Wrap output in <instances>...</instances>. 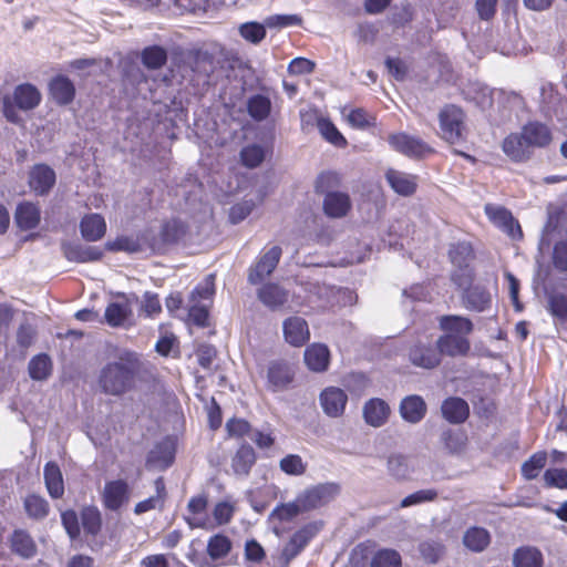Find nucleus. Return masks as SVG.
Segmentation results:
<instances>
[{"label":"nucleus","instance_id":"obj_1","mask_svg":"<svg viewBox=\"0 0 567 567\" xmlns=\"http://www.w3.org/2000/svg\"><path fill=\"white\" fill-rule=\"evenodd\" d=\"M144 370L142 355L133 350H121L114 360L101 367L96 378L99 391L104 395L121 398L136 389Z\"/></svg>","mask_w":567,"mask_h":567},{"label":"nucleus","instance_id":"obj_2","mask_svg":"<svg viewBox=\"0 0 567 567\" xmlns=\"http://www.w3.org/2000/svg\"><path fill=\"white\" fill-rule=\"evenodd\" d=\"M553 141L549 127L538 121L526 123L518 133H511L503 143L502 150L514 163H525L534 156L536 148H545Z\"/></svg>","mask_w":567,"mask_h":567},{"label":"nucleus","instance_id":"obj_3","mask_svg":"<svg viewBox=\"0 0 567 567\" xmlns=\"http://www.w3.org/2000/svg\"><path fill=\"white\" fill-rule=\"evenodd\" d=\"M447 257L453 266L450 275L451 281L457 288H467L475 278L472 262L475 259V251L467 240H458L449 245Z\"/></svg>","mask_w":567,"mask_h":567},{"label":"nucleus","instance_id":"obj_4","mask_svg":"<svg viewBox=\"0 0 567 567\" xmlns=\"http://www.w3.org/2000/svg\"><path fill=\"white\" fill-rule=\"evenodd\" d=\"M188 225L178 219L172 218L163 223L158 234L152 229L143 231L141 239L154 254H165L167 248L178 244L187 234Z\"/></svg>","mask_w":567,"mask_h":567},{"label":"nucleus","instance_id":"obj_5","mask_svg":"<svg viewBox=\"0 0 567 567\" xmlns=\"http://www.w3.org/2000/svg\"><path fill=\"white\" fill-rule=\"evenodd\" d=\"M439 123L442 138L451 145L465 142V113L455 104L444 105L439 113Z\"/></svg>","mask_w":567,"mask_h":567},{"label":"nucleus","instance_id":"obj_6","mask_svg":"<svg viewBox=\"0 0 567 567\" xmlns=\"http://www.w3.org/2000/svg\"><path fill=\"white\" fill-rule=\"evenodd\" d=\"M341 492V486L334 482H327L317 484L307 488L303 493L299 494V502L302 503L303 509L310 512L327 505L333 501Z\"/></svg>","mask_w":567,"mask_h":567},{"label":"nucleus","instance_id":"obj_7","mask_svg":"<svg viewBox=\"0 0 567 567\" xmlns=\"http://www.w3.org/2000/svg\"><path fill=\"white\" fill-rule=\"evenodd\" d=\"M214 62V55L202 49L188 50L183 55L184 69L189 70L197 82L207 83L215 69Z\"/></svg>","mask_w":567,"mask_h":567},{"label":"nucleus","instance_id":"obj_8","mask_svg":"<svg viewBox=\"0 0 567 567\" xmlns=\"http://www.w3.org/2000/svg\"><path fill=\"white\" fill-rule=\"evenodd\" d=\"M389 143L395 151L414 158H423L435 152L434 148L423 140L406 133L390 135Z\"/></svg>","mask_w":567,"mask_h":567},{"label":"nucleus","instance_id":"obj_9","mask_svg":"<svg viewBox=\"0 0 567 567\" xmlns=\"http://www.w3.org/2000/svg\"><path fill=\"white\" fill-rule=\"evenodd\" d=\"M55 183V171L48 164H34L28 173V185L37 196L49 195Z\"/></svg>","mask_w":567,"mask_h":567},{"label":"nucleus","instance_id":"obj_10","mask_svg":"<svg viewBox=\"0 0 567 567\" xmlns=\"http://www.w3.org/2000/svg\"><path fill=\"white\" fill-rule=\"evenodd\" d=\"M176 446L172 437L166 436L157 442L147 453L146 467L148 470L165 471L175 461Z\"/></svg>","mask_w":567,"mask_h":567},{"label":"nucleus","instance_id":"obj_11","mask_svg":"<svg viewBox=\"0 0 567 567\" xmlns=\"http://www.w3.org/2000/svg\"><path fill=\"white\" fill-rule=\"evenodd\" d=\"M318 530L319 528L315 523H309L292 534L281 551L280 558L285 567L302 551Z\"/></svg>","mask_w":567,"mask_h":567},{"label":"nucleus","instance_id":"obj_12","mask_svg":"<svg viewBox=\"0 0 567 567\" xmlns=\"http://www.w3.org/2000/svg\"><path fill=\"white\" fill-rule=\"evenodd\" d=\"M282 250L279 246H272L266 251L259 260L249 268L248 282L250 285L261 284L268 276L272 274L279 264Z\"/></svg>","mask_w":567,"mask_h":567},{"label":"nucleus","instance_id":"obj_13","mask_svg":"<svg viewBox=\"0 0 567 567\" xmlns=\"http://www.w3.org/2000/svg\"><path fill=\"white\" fill-rule=\"evenodd\" d=\"M61 250L66 260L78 264L99 261L104 256V251L96 246H87L72 240H63Z\"/></svg>","mask_w":567,"mask_h":567},{"label":"nucleus","instance_id":"obj_14","mask_svg":"<svg viewBox=\"0 0 567 567\" xmlns=\"http://www.w3.org/2000/svg\"><path fill=\"white\" fill-rule=\"evenodd\" d=\"M435 343L440 358L443 355L451 358L466 357L471 351L468 338L455 333H444L439 337Z\"/></svg>","mask_w":567,"mask_h":567},{"label":"nucleus","instance_id":"obj_15","mask_svg":"<svg viewBox=\"0 0 567 567\" xmlns=\"http://www.w3.org/2000/svg\"><path fill=\"white\" fill-rule=\"evenodd\" d=\"M399 413L404 422L419 424L426 416L427 404L421 395L409 394L400 401Z\"/></svg>","mask_w":567,"mask_h":567},{"label":"nucleus","instance_id":"obj_16","mask_svg":"<svg viewBox=\"0 0 567 567\" xmlns=\"http://www.w3.org/2000/svg\"><path fill=\"white\" fill-rule=\"evenodd\" d=\"M258 300L271 311H278L289 300V291L275 282L264 284L257 290Z\"/></svg>","mask_w":567,"mask_h":567},{"label":"nucleus","instance_id":"obj_17","mask_svg":"<svg viewBox=\"0 0 567 567\" xmlns=\"http://www.w3.org/2000/svg\"><path fill=\"white\" fill-rule=\"evenodd\" d=\"M319 400L323 412L328 416L339 417L344 412L348 395L340 388L329 386L320 393Z\"/></svg>","mask_w":567,"mask_h":567},{"label":"nucleus","instance_id":"obj_18","mask_svg":"<svg viewBox=\"0 0 567 567\" xmlns=\"http://www.w3.org/2000/svg\"><path fill=\"white\" fill-rule=\"evenodd\" d=\"M130 499V486L124 480L106 482L103 504L110 511H118Z\"/></svg>","mask_w":567,"mask_h":567},{"label":"nucleus","instance_id":"obj_19","mask_svg":"<svg viewBox=\"0 0 567 567\" xmlns=\"http://www.w3.org/2000/svg\"><path fill=\"white\" fill-rule=\"evenodd\" d=\"M409 360L413 365L427 370L434 369L441 363L437 347L422 342H417L410 348Z\"/></svg>","mask_w":567,"mask_h":567},{"label":"nucleus","instance_id":"obj_20","mask_svg":"<svg viewBox=\"0 0 567 567\" xmlns=\"http://www.w3.org/2000/svg\"><path fill=\"white\" fill-rule=\"evenodd\" d=\"M75 92L74 83L66 75L58 74L49 82V93L60 106L71 104L75 97Z\"/></svg>","mask_w":567,"mask_h":567},{"label":"nucleus","instance_id":"obj_21","mask_svg":"<svg viewBox=\"0 0 567 567\" xmlns=\"http://www.w3.org/2000/svg\"><path fill=\"white\" fill-rule=\"evenodd\" d=\"M441 413L450 424H462L470 416V405L460 396H449L442 401Z\"/></svg>","mask_w":567,"mask_h":567},{"label":"nucleus","instance_id":"obj_22","mask_svg":"<svg viewBox=\"0 0 567 567\" xmlns=\"http://www.w3.org/2000/svg\"><path fill=\"white\" fill-rule=\"evenodd\" d=\"M415 466L411 456L402 453H392L386 460L388 474L396 482L411 480Z\"/></svg>","mask_w":567,"mask_h":567},{"label":"nucleus","instance_id":"obj_23","mask_svg":"<svg viewBox=\"0 0 567 567\" xmlns=\"http://www.w3.org/2000/svg\"><path fill=\"white\" fill-rule=\"evenodd\" d=\"M285 340L293 346L301 347L310 338L307 321L301 317H290L282 324Z\"/></svg>","mask_w":567,"mask_h":567},{"label":"nucleus","instance_id":"obj_24","mask_svg":"<svg viewBox=\"0 0 567 567\" xmlns=\"http://www.w3.org/2000/svg\"><path fill=\"white\" fill-rule=\"evenodd\" d=\"M385 179L390 187L400 196H412L417 188V176L389 168Z\"/></svg>","mask_w":567,"mask_h":567},{"label":"nucleus","instance_id":"obj_25","mask_svg":"<svg viewBox=\"0 0 567 567\" xmlns=\"http://www.w3.org/2000/svg\"><path fill=\"white\" fill-rule=\"evenodd\" d=\"M79 229L85 241H97L105 236L106 223L102 215L91 213L81 218Z\"/></svg>","mask_w":567,"mask_h":567},{"label":"nucleus","instance_id":"obj_26","mask_svg":"<svg viewBox=\"0 0 567 567\" xmlns=\"http://www.w3.org/2000/svg\"><path fill=\"white\" fill-rule=\"evenodd\" d=\"M486 213L489 215L491 219L499 226L505 233H507L513 239L522 238L523 231L519 223L514 218L512 213L504 208H491L488 205L486 206Z\"/></svg>","mask_w":567,"mask_h":567},{"label":"nucleus","instance_id":"obj_27","mask_svg":"<svg viewBox=\"0 0 567 567\" xmlns=\"http://www.w3.org/2000/svg\"><path fill=\"white\" fill-rule=\"evenodd\" d=\"M267 378L274 391L286 389L295 378L289 364L282 360L271 361L268 367Z\"/></svg>","mask_w":567,"mask_h":567},{"label":"nucleus","instance_id":"obj_28","mask_svg":"<svg viewBox=\"0 0 567 567\" xmlns=\"http://www.w3.org/2000/svg\"><path fill=\"white\" fill-rule=\"evenodd\" d=\"M389 404L379 398L370 399L363 406V417L367 424L373 427L382 426L390 415Z\"/></svg>","mask_w":567,"mask_h":567},{"label":"nucleus","instance_id":"obj_29","mask_svg":"<svg viewBox=\"0 0 567 567\" xmlns=\"http://www.w3.org/2000/svg\"><path fill=\"white\" fill-rule=\"evenodd\" d=\"M323 213L330 218L344 217L351 209V199L347 193H328L322 203Z\"/></svg>","mask_w":567,"mask_h":567},{"label":"nucleus","instance_id":"obj_30","mask_svg":"<svg viewBox=\"0 0 567 567\" xmlns=\"http://www.w3.org/2000/svg\"><path fill=\"white\" fill-rule=\"evenodd\" d=\"M41 220L40 208L31 202L18 204L14 213V223L21 230H31L38 227Z\"/></svg>","mask_w":567,"mask_h":567},{"label":"nucleus","instance_id":"obj_31","mask_svg":"<svg viewBox=\"0 0 567 567\" xmlns=\"http://www.w3.org/2000/svg\"><path fill=\"white\" fill-rule=\"evenodd\" d=\"M464 290L463 301L467 309L474 310L477 312H483L487 308H489L492 303V296L489 291L481 285L468 286L467 288H462Z\"/></svg>","mask_w":567,"mask_h":567},{"label":"nucleus","instance_id":"obj_32","mask_svg":"<svg viewBox=\"0 0 567 567\" xmlns=\"http://www.w3.org/2000/svg\"><path fill=\"white\" fill-rule=\"evenodd\" d=\"M11 99L18 109L22 111H30L40 104L41 93L33 84L23 83L16 86Z\"/></svg>","mask_w":567,"mask_h":567},{"label":"nucleus","instance_id":"obj_33","mask_svg":"<svg viewBox=\"0 0 567 567\" xmlns=\"http://www.w3.org/2000/svg\"><path fill=\"white\" fill-rule=\"evenodd\" d=\"M303 359L311 371L323 372L329 367L330 351L326 344L313 343L305 350Z\"/></svg>","mask_w":567,"mask_h":567},{"label":"nucleus","instance_id":"obj_34","mask_svg":"<svg viewBox=\"0 0 567 567\" xmlns=\"http://www.w3.org/2000/svg\"><path fill=\"white\" fill-rule=\"evenodd\" d=\"M11 551L23 559L33 558L37 555V544L31 535L23 529H16L10 537Z\"/></svg>","mask_w":567,"mask_h":567},{"label":"nucleus","instance_id":"obj_35","mask_svg":"<svg viewBox=\"0 0 567 567\" xmlns=\"http://www.w3.org/2000/svg\"><path fill=\"white\" fill-rule=\"evenodd\" d=\"M257 460L254 447L243 443L231 458V468L237 476L247 477Z\"/></svg>","mask_w":567,"mask_h":567},{"label":"nucleus","instance_id":"obj_36","mask_svg":"<svg viewBox=\"0 0 567 567\" xmlns=\"http://www.w3.org/2000/svg\"><path fill=\"white\" fill-rule=\"evenodd\" d=\"M44 484L49 495L59 499L64 494V482L60 466L55 462H48L43 468Z\"/></svg>","mask_w":567,"mask_h":567},{"label":"nucleus","instance_id":"obj_37","mask_svg":"<svg viewBox=\"0 0 567 567\" xmlns=\"http://www.w3.org/2000/svg\"><path fill=\"white\" fill-rule=\"evenodd\" d=\"M546 310L558 321H567V295L556 289L544 288Z\"/></svg>","mask_w":567,"mask_h":567},{"label":"nucleus","instance_id":"obj_38","mask_svg":"<svg viewBox=\"0 0 567 567\" xmlns=\"http://www.w3.org/2000/svg\"><path fill=\"white\" fill-rule=\"evenodd\" d=\"M440 441L450 455H460L466 449L467 435L463 430L445 429L441 432Z\"/></svg>","mask_w":567,"mask_h":567},{"label":"nucleus","instance_id":"obj_39","mask_svg":"<svg viewBox=\"0 0 567 567\" xmlns=\"http://www.w3.org/2000/svg\"><path fill=\"white\" fill-rule=\"evenodd\" d=\"M439 324L440 329L445 331V333H455L465 337L471 334L474 330V324L468 318L457 315L442 316Z\"/></svg>","mask_w":567,"mask_h":567},{"label":"nucleus","instance_id":"obj_40","mask_svg":"<svg viewBox=\"0 0 567 567\" xmlns=\"http://www.w3.org/2000/svg\"><path fill=\"white\" fill-rule=\"evenodd\" d=\"M81 526L85 535L95 537L102 530V514L95 505H85L80 511Z\"/></svg>","mask_w":567,"mask_h":567},{"label":"nucleus","instance_id":"obj_41","mask_svg":"<svg viewBox=\"0 0 567 567\" xmlns=\"http://www.w3.org/2000/svg\"><path fill=\"white\" fill-rule=\"evenodd\" d=\"M463 545L473 553H482L491 543V534L480 526L470 527L463 535Z\"/></svg>","mask_w":567,"mask_h":567},{"label":"nucleus","instance_id":"obj_42","mask_svg":"<svg viewBox=\"0 0 567 567\" xmlns=\"http://www.w3.org/2000/svg\"><path fill=\"white\" fill-rule=\"evenodd\" d=\"M246 106L248 115L256 122L265 121L270 115L272 109L270 97L260 93L249 96Z\"/></svg>","mask_w":567,"mask_h":567},{"label":"nucleus","instance_id":"obj_43","mask_svg":"<svg viewBox=\"0 0 567 567\" xmlns=\"http://www.w3.org/2000/svg\"><path fill=\"white\" fill-rule=\"evenodd\" d=\"M28 372L32 380L44 381L52 374V360L47 353L34 355L28 364Z\"/></svg>","mask_w":567,"mask_h":567},{"label":"nucleus","instance_id":"obj_44","mask_svg":"<svg viewBox=\"0 0 567 567\" xmlns=\"http://www.w3.org/2000/svg\"><path fill=\"white\" fill-rule=\"evenodd\" d=\"M167 50L162 45H150L142 50L141 61L148 70H158L167 62Z\"/></svg>","mask_w":567,"mask_h":567},{"label":"nucleus","instance_id":"obj_45","mask_svg":"<svg viewBox=\"0 0 567 567\" xmlns=\"http://www.w3.org/2000/svg\"><path fill=\"white\" fill-rule=\"evenodd\" d=\"M23 507L28 517L35 520L44 519L50 512L49 502L38 494L28 495L23 501Z\"/></svg>","mask_w":567,"mask_h":567},{"label":"nucleus","instance_id":"obj_46","mask_svg":"<svg viewBox=\"0 0 567 567\" xmlns=\"http://www.w3.org/2000/svg\"><path fill=\"white\" fill-rule=\"evenodd\" d=\"M514 567H543V555L535 547H519L513 555Z\"/></svg>","mask_w":567,"mask_h":567},{"label":"nucleus","instance_id":"obj_47","mask_svg":"<svg viewBox=\"0 0 567 567\" xmlns=\"http://www.w3.org/2000/svg\"><path fill=\"white\" fill-rule=\"evenodd\" d=\"M121 75L123 83L133 87L147 81L144 71L132 59H126L121 63Z\"/></svg>","mask_w":567,"mask_h":567},{"label":"nucleus","instance_id":"obj_48","mask_svg":"<svg viewBox=\"0 0 567 567\" xmlns=\"http://www.w3.org/2000/svg\"><path fill=\"white\" fill-rule=\"evenodd\" d=\"M305 512L306 509H303V505L299 502V496H297L295 502L277 505L270 513L269 518L277 519L279 522H290L299 514Z\"/></svg>","mask_w":567,"mask_h":567},{"label":"nucleus","instance_id":"obj_49","mask_svg":"<svg viewBox=\"0 0 567 567\" xmlns=\"http://www.w3.org/2000/svg\"><path fill=\"white\" fill-rule=\"evenodd\" d=\"M233 544L224 534L212 536L207 543V554L213 560L226 557L231 550Z\"/></svg>","mask_w":567,"mask_h":567},{"label":"nucleus","instance_id":"obj_50","mask_svg":"<svg viewBox=\"0 0 567 567\" xmlns=\"http://www.w3.org/2000/svg\"><path fill=\"white\" fill-rule=\"evenodd\" d=\"M414 12L411 3L405 2L401 7L394 6L388 16V22L393 29H401L412 22Z\"/></svg>","mask_w":567,"mask_h":567},{"label":"nucleus","instance_id":"obj_51","mask_svg":"<svg viewBox=\"0 0 567 567\" xmlns=\"http://www.w3.org/2000/svg\"><path fill=\"white\" fill-rule=\"evenodd\" d=\"M402 558L395 549L383 548L371 557L370 567H401Z\"/></svg>","mask_w":567,"mask_h":567},{"label":"nucleus","instance_id":"obj_52","mask_svg":"<svg viewBox=\"0 0 567 567\" xmlns=\"http://www.w3.org/2000/svg\"><path fill=\"white\" fill-rule=\"evenodd\" d=\"M318 128L323 138L327 140L329 143L333 144L337 147L347 146V140L329 118H319Z\"/></svg>","mask_w":567,"mask_h":567},{"label":"nucleus","instance_id":"obj_53","mask_svg":"<svg viewBox=\"0 0 567 567\" xmlns=\"http://www.w3.org/2000/svg\"><path fill=\"white\" fill-rule=\"evenodd\" d=\"M547 462L546 452H537L533 454L522 465V475L526 480H534L538 476L540 470H543Z\"/></svg>","mask_w":567,"mask_h":567},{"label":"nucleus","instance_id":"obj_54","mask_svg":"<svg viewBox=\"0 0 567 567\" xmlns=\"http://www.w3.org/2000/svg\"><path fill=\"white\" fill-rule=\"evenodd\" d=\"M131 315V310L126 305L120 302H111L105 309V321L111 327H120Z\"/></svg>","mask_w":567,"mask_h":567},{"label":"nucleus","instance_id":"obj_55","mask_svg":"<svg viewBox=\"0 0 567 567\" xmlns=\"http://www.w3.org/2000/svg\"><path fill=\"white\" fill-rule=\"evenodd\" d=\"M107 251H125L130 254L142 251V244L138 239H133L131 237L121 236L114 240H109L104 246Z\"/></svg>","mask_w":567,"mask_h":567},{"label":"nucleus","instance_id":"obj_56","mask_svg":"<svg viewBox=\"0 0 567 567\" xmlns=\"http://www.w3.org/2000/svg\"><path fill=\"white\" fill-rule=\"evenodd\" d=\"M80 516L74 509H66L61 513V524L71 540H76L81 535Z\"/></svg>","mask_w":567,"mask_h":567},{"label":"nucleus","instance_id":"obj_57","mask_svg":"<svg viewBox=\"0 0 567 567\" xmlns=\"http://www.w3.org/2000/svg\"><path fill=\"white\" fill-rule=\"evenodd\" d=\"M265 159V151L258 144L244 147L240 151L241 164L248 168L258 167Z\"/></svg>","mask_w":567,"mask_h":567},{"label":"nucleus","instance_id":"obj_58","mask_svg":"<svg viewBox=\"0 0 567 567\" xmlns=\"http://www.w3.org/2000/svg\"><path fill=\"white\" fill-rule=\"evenodd\" d=\"M340 184L339 175L334 172H323L319 174L315 182V190L317 194L327 195L328 193H337L334 190Z\"/></svg>","mask_w":567,"mask_h":567},{"label":"nucleus","instance_id":"obj_59","mask_svg":"<svg viewBox=\"0 0 567 567\" xmlns=\"http://www.w3.org/2000/svg\"><path fill=\"white\" fill-rule=\"evenodd\" d=\"M239 34L252 44H258L266 37L265 24L256 21L243 23L239 27Z\"/></svg>","mask_w":567,"mask_h":567},{"label":"nucleus","instance_id":"obj_60","mask_svg":"<svg viewBox=\"0 0 567 567\" xmlns=\"http://www.w3.org/2000/svg\"><path fill=\"white\" fill-rule=\"evenodd\" d=\"M280 470L287 475L299 476L303 475L307 470V464L298 454H288L279 462Z\"/></svg>","mask_w":567,"mask_h":567},{"label":"nucleus","instance_id":"obj_61","mask_svg":"<svg viewBox=\"0 0 567 567\" xmlns=\"http://www.w3.org/2000/svg\"><path fill=\"white\" fill-rule=\"evenodd\" d=\"M374 553L372 546L369 544H358L350 554L349 561L351 567H367L370 565L371 557Z\"/></svg>","mask_w":567,"mask_h":567},{"label":"nucleus","instance_id":"obj_62","mask_svg":"<svg viewBox=\"0 0 567 567\" xmlns=\"http://www.w3.org/2000/svg\"><path fill=\"white\" fill-rule=\"evenodd\" d=\"M544 484L548 488L567 489V470L551 467L544 472Z\"/></svg>","mask_w":567,"mask_h":567},{"label":"nucleus","instance_id":"obj_63","mask_svg":"<svg viewBox=\"0 0 567 567\" xmlns=\"http://www.w3.org/2000/svg\"><path fill=\"white\" fill-rule=\"evenodd\" d=\"M437 498V491L433 488L429 489H420L416 491L408 496H405L402 501L400 506L402 508L410 507L413 505H417L425 502H433Z\"/></svg>","mask_w":567,"mask_h":567},{"label":"nucleus","instance_id":"obj_64","mask_svg":"<svg viewBox=\"0 0 567 567\" xmlns=\"http://www.w3.org/2000/svg\"><path fill=\"white\" fill-rule=\"evenodd\" d=\"M551 264L558 272H567V240H559L554 244Z\"/></svg>","mask_w":567,"mask_h":567}]
</instances>
